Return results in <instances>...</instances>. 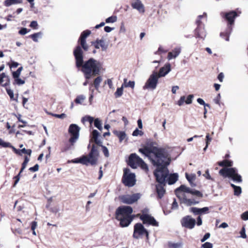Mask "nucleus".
Masks as SVG:
<instances>
[{"label":"nucleus","mask_w":248,"mask_h":248,"mask_svg":"<svg viewBox=\"0 0 248 248\" xmlns=\"http://www.w3.org/2000/svg\"><path fill=\"white\" fill-rule=\"evenodd\" d=\"M28 30L26 28H22L19 31V33L21 35H25L28 32Z\"/></svg>","instance_id":"63"},{"label":"nucleus","mask_w":248,"mask_h":248,"mask_svg":"<svg viewBox=\"0 0 248 248\" xmlns=\"http://www.w3.org/2000/svg\"><path fill=\"white\" fill-rule=\"evenodd\" d=\"M131 6L133 9L137 10L140 13L145 12L144 6L140 0H135L131 3Z\"/></svg>","instance_id":"21"},{"label":"nucleus","mask_w":248,"mask_h":248,"mask_svg":"<svg viewBox=\"0 0 248 248\" xmlns=\"http://www.w3.org/2000/svg\"><path fill=\"white\" fill-rule=\"evenodd\" d=\"M181 49L180 47H175L172 51L169 52L168 55V59L170 60L172 59L176 58L181 53Z\"/></svg>","instance_id":"24"},{"label":"nucleus","mask_w":248,"mask_h":248,"mask_svg":"<svg viewBox=\"0 0 248 248\" xmlns=\"http://www.w3.org/2000/svg\"><path fill=\"white\" fill-rule=\"evenodd\" d=\"M0 146L5 148L12 147V145L10 142H5L1 138H0Z\"/></svg>","instance_id":"40"},{"label":"nucleus","mask_w":248,"mask_h":248,"mask_svg":"<svg viewBox=\"0 0 248 248\" xmlns=\"http://www.w3.org/2000/svg\"><path fill=\"white\" fill-rule=\"evenodd\" d=\"M93 117L89 115H86L84 117H83L81 119V122L83 123H84L85 122H89L90 124H92L93 122Z\"/></svg>","instance_id":"33"},{"label":"nucleus","mask_w":248,"mask_h":248,"mask_svg":"<svg viewBox=\"0 0 248 248\" xmlns=\"http://www.w3.org/2000/svg\"><path fill=\"white\" fill-rule=\"evenodd\" d=\"M219 173L224 177L231 178L236 183L242 182V177L238 173V170L236 168H222L220 170Z\"/></svg>","instance_id":"5"},{"label":"nucleus","mask_w":248,"mask_h":248,"mask_svg":"<svg viewBox=\"0 0 248 248\" xmlns=\"http://www.w3.org/2000/svg\"><path fill=\"white\" fill-rule=\"evenodd\" d=\"M144 161L135 153L131 154L128 158V164L133 169L137 168V166H140L143 164Z\"/></svg>","instance_id":"12"},{"label":"nucleus","mask_w":248,"mask_h":248,"mask_svg":"<svg viewBox=\"0 0 248 248\" xmlns=\"http://www.w3.org/2000/svg\"><path fill=\"white\" fill-rule=\"evenodd\" d=\"M202 248H212L213 244L210 242H206L202 245Z\"/></svg>","instance_id":"54"},{"label":"nucleus","mask_w":248,"mask_h":248,"mask_svg":"<svg viewBox=\"0 0 248 248\" xmlns=\"http://www.w3.org/2000/svg\"><path fill=\"white\" fill-rule=\"evenodd\" d=\"M194 97L193 94H189L187 97V99L185 100V102L186 104H190L192 102V99Z\"/></svg>","instance_id":"51"},{"label":"nucleus","mask_w":248,"mask_h":248,"mask_svg":"<svg viewBox=\"0 0 248 248\" xmlns=\"http://www.w3.org/2000/svg\"><path fill=\"white\" fill-rule=\"evenodd\" d=\"M181 223L183 227L192 229L195 225L196 220L190 216H186L182 218Z\"/></svg>","instance_id":"15"},{"label":"nucleus","mask_w":248,"mask_h":248,"mask_svg":"<svg viewBox=\"0 0 248 248\" xmlns=\"http://www.w3.org/2000/svg\"><path fill=\"white\" fill-rule=\"evenodd\" d=\"M143 135V132L142 131L139 130L138 128H136L132 133V135L133 136H138V135L142 136Z\"/></svg>","instance_id":"48"},{"label":"nucleus","mask_w":248,"mask_h":248,"mask_svg":"<svg viewBox=\"0 0 248 248\" xmlns=\"http://www.w3.org/2000/svg\"><path fill=\"white\" fill-rule=\"evenodd\" d=\"M200 208L197 207H191L190 208V211L193 213L194 215H199Z\"/></svg>","instance_id":"52"},{"label":"nucleus","mask_w":248,"mask_h":248,"mask_svg":"<svg viewBox=\"0 0 248 248\" xmlns=\"http://www.w3.org/2000/svg\"><path fill=\"white\" fill-rule=\"evenodd\" d=\"M38 23L36 21H32L30 25V26L33 29H37L38 27Z\"/></svg>","instance_id":"61"},{"label":"nucleus","mask_w":248,"mask_h":248,"mask_svg":"<svg viewBox=\"0 0 248 248\" xmlns=\"http://www.w3.org/2000/svg\"><path fill=\"white\" fill-rule=\"evenodd\" d=\"M22 0H5L4 2V5L6 7H9L12 5L21 3Z\"/></svg>","instance_id":"26"},{"label":"nucleus","mask_w":248,"mask_h":248,"mask_svg":"<svg viewBox=\"0 0 248 248\" xmlns=\"http://www.w3.org/2000/svg\"><path fill=\"white\" fill-rule=\"evenodd\" d=\"M94 125L95 127L98 128L99 130L101 131L103 129L102 126V123L99 118H95L94 119Z\"/></svg>","instance_id":"31"},{"label":"nucleus","mask_w":248,"mask_h":248,"mask_svg":"<svg viewBox=\"0 0 248 248\" xmlns=\"http://www.w3.org/2000/svg\"><path fill=\"white\" fill-rule=\"evenodd\" d=\"M15 79V82L14 83V84H17L18 85H23L25 83V81L20 78H14Z\"/></svg>","instance_id":"44"},{"label":"nucleus","mask_w":248,"mask_h":248,"mask_svg":"<svg viewBox=\"0 0 248 248\" xmlns=\"http://www.w3.org/2000/svg\"><path fill=\"white\" fill-rule=\"evenodd\" d=\"M170 246L172 248H180L182 245L180 243H172Z\"/></svg>","instance_id":"64"},{"label":"nucleus","mask_w":248,"mask_h":248,"mask_svg":"<svg viewBox=\"0 0 248 248\" xmlns=\"http://www.w3.org/2000/svg\"><path fill=\"white\" fill-rule=\"evenodd\" d=\"M42 35L43 33L40 31L30 35L29 36V37L31 38L34 42H38V38H42Z\"/></svg>","instance_id":"28"},{"label":"nucleus","mask_w":248,"mask_h":248,"mask_svg":"<svg viewBox=\"0 0 248 248\" xmlns=\"http://www.w3.org/2000/svg\"><path fill=\"white\" fill-rule=\"evenodd\" d=\"M154 174L158 183L155 186L157 197L161 199L164 196L166 192L164 187L166 185V178L168 174V169L167 167H156L154 171Z\"/></svg>","instance_id":"3"},{"label":"nucleus","mask_w":248,"mask_h":248,"mask_svg":"<svg viewBox=\"0 0 248 248\" xmlns=\"http://www.w3.org/2000/svg\"><path fill=\"white\" fill-rule=\"evenodd\" d=\"M178 176L177 173L169 174V171L168 170V174L166 178V183L167 182L169 185L175 184L178 179Z\"/></svg>","instance_id":"20"},{"label":"nucleus","mask_w":248,"mask_h":248,"mask_svg":"<svg viewBox=\"0 0 248 248\" xmlns=\"http://www.w3.org/2000/svg\"><path fill=\"white\" fill-rule=\"evenodd\" d=\"M52 116L59 119H63L66 117V115L65 113H62L61 114H52Z\"/></svg>","instance_id":"59"},{"label":"nucleus","mask_w":248,"mask_h":248,"mask_svg":"<svg viewBox=\"0 0 248 248\" xmlns=\"http://www.w3.org/2000/svg\"><path fill=\"white\" fill-rule=\"evenodd\" d=\"M203 16L207 17V14L206 13H204L202 15H199L198 16V18L196 20V24L197 25V27L204 25L201 21V19Z\"/></svg>","instance_id":"32"},{"label":"nucleus","mask_w":248,"mask_h":248,"mask_svg":"<svg viewBox=\"0 0 248 248\" xmlns=\"http://www.w3.org/2000/svg\"><path fill=\"white\" fill-rule=\"evenodd\" d=\"M195 35L197 38L204 39L206 36V32L204 29V25L197 27L195 30Z\"/></svg>","instance_id":"17"},{"label":"nucleus","mask_w":248,"mask_h":248,"mask_svg":"<svg viewBox=\"0 0 248 248\" xmlns=\"http://www.w3.org/2000/svg\"><path fill=\"white\" fill-rule=\"evenodd\" d=\"M170 70V63H167L163 67L160 69L159 72L157 73V75L159 78L164 77L167 75Z\"/></svg>","instance_id":"18"},{"label":"nucleus","mask_w":248,"mask_h":248,"mask_svg":"<svg viewBox=\"0 0 248 248\" xmlns=\"http://www.w3.org/2000/svg\"><path fill=\"white\" fill-rule=\"evenodd\" d=\"M241 218L244 220H248V211H246L241 215Z\"/></svg>","instance_id":"62"},{"label":"nucleus","mask_w":248,"mask_h":248,"mask_svg":"<svg viewBox=\"0 0 248 248\" xmlns=\"http://www.w3.org/2000/svg\"><path fill=\"white\" fill-rule=\"evenodd\" d=\"M133 212V209L129 206H120L118 207L115 211V218L119 217L131 216L130 215Z\"/></svg>","instance_id":"11"},{"label":"nucleus","mask_w":248,"mask_h":248,"mask_svg":"<svg viewBox=\"0 0 248 248\" xmlns=\"http://www.w3.org/2000/svg\"><path fill=\"white\" fill-rule=\"evenodd\" d=\"M29 161V158L26 156L24 158V160L22 164V167L21 168V172H22L23 170L26 168L27 164Z\"/></svg>","instance_id":"42"},{"label":"nucleus","mask_w":248,"mask_h":248,"mask_svg":"<svg viewBox=\"0 0 248 248\" xmlns=\"http://www.w3.org/2000/svg\"><path fill=\"white\" fill-rule=\"evenodd\" d=\"M86 99L84 95L81 94L78 95L75 99V102L77 104H82V102Z\"/></svg>","instance_id":"29"},{"label":"nucleus","mask_w":248,"mask_h":248,"mask_svg":"<svg viewBox=\"0 0 248 248\" xmlns=\"http://www.w3.org/2000/svg\"><path fill=\"white\" fill-rule=\"evenodd\" d=\"M186 97L185 96H181L180 99L177 102V105L179 106H182L184 103L186 101H185Z\"/></svg>","instance_id":"55"},{"label":"nucleus","mask_w":248,"mask_h":248,"mask_svg":"<svg viewBox=\"0 0 248 248\" xmlns=\"http://www.w3.org/2000/svg\"><path fill=\"white\" fill-rule=\"evenodd\" d=\"M99 136L100 134L97 130L93 129V130L92 132V139L96 144L99 146L102 147V146H103L102 144L103 142L102 140L99 139Z\"/></svg>","instance_id":"23"},{"label":"nucleus","mask_w":248,"mask_h":248,"mask_svg":"<svg viewBox=\"0 0 248 248\" xmlns=\"http://www.w3.org/2000/svg\"><path fill=\"white\" fill-rule=\"evenodd\" d=\"M91 33L90 30H87L82 31L79 37V39L86 40V38Z\"/></svg>","instance_id":"36"},{"label":"nucleus","mask_w":248,"mask_h":248,"mask_svg":"<svg viewBox=\"0 0 248 248\" xmlns=\"http://www.w3.org/2000/svg\"><path fill=\"white\" fill-rule=\"evenodd\" d=\"M68 163H80L83 165H86V162L84 159V155L81 156L79 158H77L71 160H68Z\"/></svg>","instance_id":"27"},{"label":"nucleus","mask_w":248,"mask_h":248,"mask_svg":"<svg viewBox=\"0 0 248 248\" xmlns=\"http://www.w3.org/2000/svg\"><path fill=\"white\" fill-rule=\"evenodd\" d=\"M101 147L102 149V152L104 153V155L107 157H108L109 155L108 149L107 148V147L104 145L102 146Z\"/></svg>","instance_id":"50"},{"label":"nucleus","mask_w":248,"mask_h":248,"mask_svg":"<svg viewBox=\"0 0 248 248\" xmlns=\"http://www.w3.org/2000/svg\"><path fill=\"white\" fill-rule=\"evenodd\" d=\"M99 45L103 51H106L108 47V45L106 44L105 41L103 39L100 41Z\"/></svg>","instance_id":"43"},{"label":"nucleus","mask_w":248,"mask_h":248,"mask_svg":"<svg viewBox=\"0 0 248 248\" xmlns=\"http://www.w3.org/2000/svg\"><path fill=\"white\" fill-rule=\"evenodd\" d=\"M39 167V165L36 164L34 166L30 168L29 170L32 172H35L38 170Z\"/></svg>","instance_id":"60"},{"label":"nucleus","mask_w":248,"mask_h":248,"mask_svg":"<svg viewBox=\"0 0 248 248\" xmlns=\"http://www.w3.org/2000/svg\"><path fill=\"white\" fill-rule=\"evenodd\" d=\"M180 201L181 203L185 204L187 206H190L192 205H196L199 203V201H196L194 199H187L185 194L182 195V197Z\"/></svg>","instance_id":"19"},{"label":"nucleus","mask_w":248,"mask_h":248,"mask_svg":"<svg viewBox=\"0 0 248 248\" xmlns=\"http://www.w3.org/2000/svg\"><path fill=\"white\" fill-rule=\"evenodd\" d=\"M23 69L22 66L19 67L16 71H14L12 73V76L13 78H18L21 74V72Z\"/></svg>","instance_id":"38"},{"label":"nucleus","mask_w":248,"mask_h":248,"mask_svg":"<svg viewBox=\"0 0 248 248\" xmlns=\"http://www.w3.org/2000/svg\"><path fill=\"white\" fill-rule=\"evenodd\" d=\"M21 172H21V170H20L19 172L18 173V174L14 177V179H15V181L13 185V187H15L16 185L19 182V181L20 180V174L21 173Z\"/></svg>","instance_id":"49"},{"label":"nucleus","mask_w":248,"mask_h":248,"mask_svg":"<svg viewBox=\"0 0 248 248\" xmlns=\"http://www.w3.org/2000/svg\"><path fill=\"white\" fill-rule=\"evenodd\" d=\"M140 197L139 193L132 195H124L120 197L121 201L125 204H131L136 202Z\"/></svg>","instance_id":"13"},{"label":"nucleus","mask_w":248,"mask_h":248,"mask_svg":"<svg viewBox=\"0 0 248 248\" xmlns=\"http://www.w3.org/2000/svg\"><path fill=\"white\" fill-rule=\"evenodd\" d=\"M115 218L120 221V225L122 227L128 226L133 219L132 216L119 217V218Z\"/></svg>","instance_id":"16"},{"label":"nucleus","mask_w":248,"mask_h":248,"mask_svg":"<svg viewBox=\"0 0 248 248\" xmlns=\"http://www.w3.org/2000/svg\"><path fill=\"white\" fill-rule=\"evenodd\" d=\"M210 237V233L209 232L206 233L203 237L201 239V242L203 243L207 240Z\"/></svg>","instance_id":"56"},{"label":"nucleus","mask_w":248,"mask_h":248,"mask_svg":"<svg viewBox=\"0 0 248 248\" xmlns=\"http://www.w3.org/2000/svg\"><path fill=\"white\" fill-rule=\"evenodd\" d=\"M179 192H185L187 193H189L191 192V188L188 187L184 185H181L179 187L177 188L175 190V193L177 196V197L180 200L182 198V196H181L179 193Z\"/></svg>","instance_id":"22"},{"label":"nucleus","mask_w":248,"mask_h":248,"mask_svg":"<svg viewBox=\"0 0 248 248\" xmlns=\"http://www.w3.org/2000/svg\"><path fill=\"white\" fill-rule=\"evenodd\" d=\"M78 42L80 43L81 46V48H83L85 51H87L88 50V46L86 44V40L79 39H78Z\"/></svg>","instance_id":"34"},{"label":"nucleus","mask_w":248,"mask_h":248,"mask_svg":"<svg viewBox=\"0 0 248 248\" xmlns=\"http://www.w3.org/2000/svg\"><path fill=\"white\" fill-rule=\"evenodd\" d=\"M123 93V85L121 87L118 88L115 92L114 95L116 98L121 97Z\"/></svg>","instance_id":"37"},{"label":"nucleus","mask_w":248,"mask_h":248,"mask_svg":"<svg viewBox=\"0 0 248 248\" xmlns=\"http://www.w3.org/2000/svg\"><path fill=\"white\" fill-rule=\"evenodd\" d=\"M102 81V78L100 76L97 77L94 80V86L96 90H98L100 86V84Z\"/></svg>","instance_id":"30"},{"label":"nucleus","mask_w":248,"mask_h":248,"mask_svg":"<svg viewBox=\"0 0 248 248\" xmlns=\"http://www.w3.org/2000/svg\"><path fill=\"white\" fill-rule=\"evenodd\" d=\"M208 210L209 208L208 207H204L202 208H200L199 215L206 213Z\"/></svg>","instance_id":"57"},{"label":"nucleus","mask_w":248,"mask_h":248,"mask_svg":"<svg viewBox=\"0 0 248 248\" xmlns=\"http://www.w3.org/2000/svg\"><path fill=\"white\" fill-rule=\"evenodd\" d=\"M6 91L7 94L9 96L11 100H16V101H17V96H16V98H14V94L13 90H12L11 89L6 88Z\"/></svg>","instance_id":"35"},{"label":"nucleus","mask_w":248,"mask_h":248,"mask_svg":"<svg viewBox=\"0 0 248 248\" xmlns=\"http://www.w3.org/2000/svg\"><path fill=\"white\" fill-rule=\"evenodd\" d=\"M190 194L193 195H195L197 197H203V194L202 192H201L199 190H193V189H191V192H190Z\"/></svg>","instance_id":"39"},{"label":"nucleus","mask_w":248,"mask_h":248,"mask_svg":"<svg viewBox=\"0 0 248 248\" xmlns=\"http://www.w3.org/2000/svg\"><path fill=\"white\" fill-rule=\"evenodd\" d=\"M20 152L21 153L27 154V155H30L31 154L32 151H31V149H26L24 148H23V149L20 150Z\"/></svg>","instance_id":"53"},{"label":"nucleus","mask_w":248,"mask_h":248,"mask_svg":"<svg viewBox=\"0 0 248 248\" xmlns=\"http://www.w3.org/2000/svg\"><path fill=\"white\" fill-rule=\"evenodd\" d=\"M234 195L239 196L242 192V189L240 186H237L234 189Z\"/></svg>","instance_id":"47"},{"label":"nucleus","mask_w":248,"mask_h":248,"mask_svg":"<svg viewBox=\"0 0 248 248\" xmlns=\"http://www.w3.org/2000/svg\"><path fill=\"white\" fill-rule=\"evenodd\" d=\"M80 127L76 124H71L68 128V132L71 135L69 141L73 145L79 138Z\"/></svg>","instance_id":"10"},{"label":"nucleus","mask_w":248,"mask_h":248,"mask_svg":"<svg viewBox=\"0 0 248 248\" xmlns=\"http://www.w3.org/2000/svg\"><path fill=\"white\" fill-rule=\"evenodd\" d=\"M122 182L125 186L128 187L134 186L136 182L135 174L130 172L129 169L124 168V170Z\"/></svg>","instance_id":"7"},{"label":"nucleus","mask_w":248,"mask_h":248,"mask_svg":"<svg viewBox=\"0 0 248 248\" xmlns=\"http://www.w3.org/2000/svg\"><path fill=\"white\" fill-rule=\"evenodd\" d=\"M140 218L142 220L144 224H147L148 225H152L155 227H158L159 226L158 222L150 215L144 214L143 213L142 215L140 216Z\"/></svg>","instance_id":"14"},{"label":"nucleus","mask_w":248,"mask_h":248,"mask_svg":"<svg viewBox=\"0 0 248 248\" xmlns=\"http://www.w3.org/2000/svg\"><path fill=\"white\" fill-rule=\"evenodd\" d=\"M117 20V17L116 16H111L108 17L106 19L107 23H114Z\"/></svg>","instance_id":"45"},{"label":"nucleus","mask_w":248,"mask_h":248,"mask_svg":"<svg viewBox=\"0 0 248 248\" xmlns=\"http://www.w3.org/2000/svg\"><path fill=\"white\" fill-rule=\"evenodd\" d=\"M157 143L151 140L146 141L145 145L139 151L147 157L153 166L156 167H168L170 158L168 151L164 148L158 147Z\"/></svg>","instance_id":"1"},{"label":"nucleus","mask_w":248,"mask_h":248,"mask_svg":"<svg viewBox=\"0 0 248 248\" xmlns=\"http://www.w3.org/2000/svg\"><path fill=\"white\" fill-rule=\"evenodd\" d=\"M113 133L117 136L119 139L120 142H122L126 137V134L124 131L114 130Z\"/></svg>","instance_id":"25"},{"label":"nucleus","mask_w":248,"mask_h":248,"mask_svg":"<svg viewBox=\"0 0 248 248\" xmlns=\"http://www.w3.org/2000/svg\"><path fill=\"white\" fill-rule=\"evenodd\" d=\"M221 16L225 18L228 22V27L225 32H221L220 35L223 37L225 36L226 41L229 40V36L232 31V25L233 24L235 18L238 16L237 13L234 11H232L229 12H221Z\"/></svg>","instance_id":"4"},{"label":"nucleus","mask_w":248,"mask_h":248,"mask_svg":"<svg viewBox=\"0 0 248 248\" xmlns=\"http://www.w3.org/2000/svg\"><path fill=\"white\" fill-rule=\"evenodd\" d=\"M75 58L76 66L78 68H81V71L83 73L86 79H90L92 76L99 75L101 64L93 58L84 62L83 52L80 46H77L73 51Z\"/></svg>","instance_id":"2"},{"label":"nucleus","mask_w":248,"mask_h":248,"mask_svg":"<svg viewBox=\"0 0 248 248\" xmlns=\"http://www.w3.org/2000/svg\"><path fill=\"white\" fill-rule=\"evenodd\" d=\"M145 235L146 239H149V232L146 229L143 225L140 223H138L135 224L134 226V232L133 237L138 239L140 236Z\"/></svg>","instance_id":"9"},{"label":"nucleus","mask_w":248,"mask_h":248,"mask_svg":"<svg viewBox=\"0 0 248 248\" xmlns=\"http://www.w3.org/2000/svg\"><path fill=\"white\" fill-rule=\"evenodd\" d=\"M126 81V79H124V83L125 84L124 86L125 87H131V88L133 89L135 87V82L134 81H129L128 83L126 84L125 83Z\"/></svg>","instance_id":"41"},{"label":"nucleus","mask_w":248,"mask_h":248,"mask_svg":"<svg viewBox=\"0 0 248 248\" xmlns=\"http://www.w3.org/2000/svg\"><path fill=\"white\" fill-rule=\"evenodd\" d=\"M83 155L86 162V166H88L89 164L92 166L95 165L98 162L99 156V152L97 147L93 144L88 155Z\"/></svg>","instance_id":"6"},{"label":"nucleus","mask_w":248,"mask_h":248,"mask_svg":"<svg viewBox=\"0 0 248 248\" xmlns=\"http://www.w3.org/2000/svg\"><path fill=\"white\" fill-rule=\"evenodd\" d=\"M186 177L187 181L189 182L190 184L192 183V181H193L195 178V175L193 174L189 176L187 173H186Z\"/></svg>","instance_id":"46"},{"label":"nucleus","mask_w":248,"mask_h":248,"mask_svg":"<svg viewBox=\"0 0 248 248\" xmlns=\"http://www.w3.org/2000/svg\"><path fill=\"white\" fill-rule=\"evenodd\" d=\"M159 78L157 72L155 71H153L143 86V89L154 90L157 87Z\"/></svg>","instance_id":"8"},{"label":"nucleus","mask_w":248,"mask_h":248,"mask_svg":"<svg viewBox=\"0 0 248 248\" xmlns=\"http://www.w3.org/2000/svg\"><path fill=\"white\" fill-rule=\"evenodd\" d=\"M240 234H241V237L243 238H246L247 237V235L246 234V230L245 227H243L241 230L240 231Z\"/></svg>","instance_id":"58"}]
</instances>
